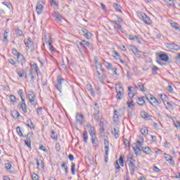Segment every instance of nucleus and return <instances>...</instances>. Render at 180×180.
Instances as JSON below:
<instances>
[{
	"instance_id": "51",
	"label": "nucleus",
	"mask_w": 180,
	"mask_h": 180,
	"mask_svg": "<svg viewBox=\"0 0 180 180\" xmlns=\"http://www.w3.org/2000/svg\"><path fill=\"white\" fill-rule=\"evenodd\" d=\"M16 34H17V36H19V37H20L23 36V32H22L21 30L18 29L16 30Z\"/></svg>"
},
{
	"instance_id": "52",
	"label": "nucleus",
	"mask_w": 180,
	"mask_h": 180,
	"mask_svg": "<svg viewBox=\"0 0 180 180\" xmlns=\"http://www.w3.org/2000/svg\"><path fill=\"white\" fill-rule=\"evenodd\" d=\"M171 26H172L174 27V29H175V30H179V27H178V23H176V22H172Z\"/></svg>"
},
{
	"instance_id": "46",
	"label": "nucleus",
	"mask_w": 180,
	"mask_h": 180,
	"mask_svg": "<svg viewBox=\"0 0 180 180\" xmlns=\"http://www.w3.org/2000/svg\"><path fill=\"white\" fill-rule=\"evenodd\" d=\"M119 162H120L121 167H124V160H123V156L120 157Z\"/></svg>"
},
{
	"instance_id": "12",
	"label": "nucleus",
	"mask_w": 180,
	"mask_h": 180,
	"mask_svg": "<svg viewBox=\"0 0 180 180\" xmlns=\"http://www.w3.org/2000/svg\"><path fill=\"white\" fill-rule=\"evenodd\" d=\"M84 123V115L82 114H77L76 115V124H80V126H82Z\"/></svg>"
},
{
	"instance_id": "33",
	"label": "nucleus",
	"mask_w": 180,
	"mask_h": 180,
	"mask_svg": "<svg viewBox=\"0 0 180 180\" xmlns=\"http://www.w3.org/2000/svg\"><path fill=\"white\" fill-rule=\"evenodd\" d=\"M133 86L128 87V96L131 99H133V98L134 97V94L131 93V89H133Z\"/></svg>"
},
{
	"instance_id": "50",
	"label": "nucleus",
	"mask_w": 180,
	"mask_h": 180,
	"mask_svg": "<svg viewBox=\"0 0 180 180\" xmlns=\"http://www.w3.org/2000/svg\"><path fill=\"white\" fill-rule=\"evenodd\" d=\"M25 143L26 144V146L30 148V147H32V143L30 142V139H27L25 141Z\"/></svg>"
},
{
	"instance_id": "18",
	"label": "nucleus",
	"mask_w": 180,
	"mask_h": 180,
	"mask_svg": "<svg viewBox=\"0 0 180 180\" xmlns=\"http://www.w3.org/2000/svg\"><path fill=\"white\" fill-rule=\"evenodd\" d=\"M131 50L134 53V56H136V57H137V58H140V57H141L140 56V53H141V51H139L137 47H136L134 46H131Z\"/></svg>"
},
{
	"instance_id": "19",
	"label": "nucleus",
	"mask_w": 180,
	"mask_h": 180,
	"mask_svg": "<svg viewBox=\"0 0 180 180\" xmlns=\"http://www.w3.org/2000/svg\"><path fill=\"white\" fill-rule=\"evenodd\" d=\"M35 160L37 161V169H43L44 168V163H43L41 158H37Z\"/></svg>"
},
{
	"instance_id": "59",
	"label": "nucleus",
	"mask_w": 180,
	"mask_h": 180,
	"mask_svg": "<svg viewBox=\"0 0 180 180\" xmlns=\"http://www.w3.org/2000/svg\"><path fill=\"white\" fill-rule=\"evenodd\" d=\"M8 63L11 64V65H16V62L13 58L8 59Z\"/></svg>"
},
{
	"instance_id": "32",
	"label": "nucleus",
	"mask_w": 180,
	"mask_h": 180,
	"mask_svg": "<svg viewBox=\"0 0 180 180\" xmlns=\"http://www.w3.org/2000/svg\"><path fill=\"white\" fill-rule=\"evenodd\" d=\"M16 72L18 75V77H20V78H23V77L25 76V70L19 69L16 70Z\"/></svg>"
},
{
	"instance_id": "14",
	"label": "nucleus",
	"mask_w": 180,
	"mask_h": 180,
	"mask_svg": "<svg viewBox=\"0 0 180 180\" xmlns=\"http://www.w3.org/2000/svg\"><path fill=\"white\" fill-rule=\"evenodd\" d=\"M28 98L30 103H32V105H35L36 102H34V101L36 100V95H34V93H33L32 91H28Z\"/></svg>"
},
{
	"instance_id": "60",
	"label": "nucleus",
	"mask_w": 180,
	"mask_h": 180,
	"mask_svg": "<svg viewBox=\"0 0 180 180\" xmlns=\"http://www.w3.org/2000/svg\"><path fill=\"white\" fill-rule=\"evenodd\" d=\"M32 180H39V175L34 173L32 175Z\"/></svg>"
},
{
	"instance_id": "35",
	"label": "nucleus",
	"mask_w": 180,
	"mask_h": 180,
	"mask_svg": "<svg viewBox=\"0 0 180 180\" xmlns=\"http://www.w3.org/2000/svg\"><path fill=\"white\" fill-rule=\"evenodd\" d=\"M103 64H104L105 68H107V70H113L114 68L112 67V64H110V63H109L108 62H104Z\"/></svg>"
},
{
	"instance_id": "7",
	"label": "nucleus",
	"mask_w": 180,
	"mask_h": 180,
	"mask_svg": "<svg viewBox=\"0 0 180 180\" xmlns=\"http://www.w3.org/2000/svg\"><path fill=\"white\" fill-rule=\"evenodd\" d=\"M95 106L94 112V119L96 122H101V111L99 110V107H96L98 106V103H95Z\"/></svg>"
},
{
	"instance_id": "40",
	"label": "nucleus",
	"mask_w": 180,
	"mask_h": 180,
	"mask_svg": "<svg viewBox=\"0 0 180 180\" xmlns=\"http://www.w3.org/2000/svg\"><path fill=\"white\" fill-rule=\"evenodd\" d=\"M83 139H84V143L88 142V132H86V131H84L83 132Z\"/></svg>"
},
{
	"instance_id": "36",
	"label": "nucleus",
	"mask_w": 180,
	"mask_h": 180,
	"mask_svg": "<svg viewBox=\"0 0 180 180\" xmlns=\"http://www.w3.org/2000/svg\"><path fill=\"white\" fill-rule=\"evenodd\" d=\"M51 139L53 140H55V141H57V140H58V137L57 136V134L56 133V131H54V130L51 131Z\"/></svg>"
},
{
	"instance_id": "43",
	"label": "nucleus",
	"mask_w": 180,
	"mask_h": 180,
	"mask_svg": "<svg viewBox=\"0 0 180 180\" xmlns=\"http://www.w3.org/2000/svg\"><path fill=\"white\" fill-rule=\"evenodd\" d=\"M167 91H168L169 94H175V91H174V89L172 88V86H168L167 87Z\"/></svg>"
},
{
	"instance_id": "26",
	"label": "nucleus",
	"mask_w": 180,
	"mask_h": 180,
	"mask_svg": "<svg viewBox=\"0 0 180 180\" xmlns=\"http://www.w3.org/2000/svg\"><path fill=\"white\" fill-rule=\"evenodd\" d=\"M136 143L139 147H142L143 143H144V137H143V136H139Z\"/></svg>"
},
{
	"instance_id": "62",
	"label": "nucleus",
	"mask_w": 180,
	"mask_h": 180,
	"mask_svg": "<svg viewBox=\"0 0 180 180\" xmlns=\"http://www.w3.org/2000/svg\"><path fill=\"white\" fill-rule=\"evenodd\" d=\"M174 123V126L176 129H180V122L179 121H176Z\"/></svg>"
},
{
	"instance_id": "45",
	"label": "nucleus",
	"mask_w": 180,
	"mask_h": 180,
	"mask_svg": "<svg viewBox=\"0 0 180 180\" xmlns=\"http://www.w3.org/2000/svg\"><path fill=\"white\" fill-rule=\"evenodd\" d=\"M71 171H72V174L75 175V164L74 162H72Z\"/></svg>"
},
{
	"instance_id": "61",
	"label": "nucleus",
	"mask_w": 180,
	"mask_h": 180,
	"mask_svg": "<svg viewBox=\"0 0 180 180\" xmlns=\"http://www.w3.org/2000/svg\"><path fill=\"white\" fill-rule=\"evenodd\" d=\"M124 144L126 147H130V142L127 139L124 140Z\"/></svg>"
},
{
	"instance_id": "13",
	"label": "nucleus",
	"mask_w": 180,
	"mask_h": 180,
	"mask_svg": "<svg viewBox=\"0 0 180 180\" xmlns=\"http://www.w3.org/2000/svg\"><path fill=\"white\" fill-rule=\"evenodd\" d=\"M149 103H150V105H152L153 106H154L155 105H160V103H161V100H158L157 98L153 96L151 94H150L149 96Z\"/></svg>"
},
{
	"instance_id": "44",
	"label": "nucleus",
	"mask_w": 180,
	"mask_h": 180,
	"mask_svg": "<svg viewBox=\"0 0 180 180\" xmlns=\"http://www.w3.org/2000/svg\"><path fill=\"white\" fill-rule=\"evenodd\" d=\"M51 5L56 6V8H58V3L56 1V0H50Z\"/></svg>"
},
{
	"instance_id": "31",
	"label": "nucleus",
	"mask_w": 180,
	"mask_h": 180,
	"mask_svg": "<svg viewBox=\"0 0 180 180\" xmlns=\"http://www.w3.org/2000/svg\"><path fill=\"white\" fill-rule=\"evenodd\" d=\"M141 133L143 136H147L148 134V129L147 127H143L141 129Z\"/></svg>"
},
{
	"instance_id": "3",
	"label": "nucleus",
	"mask_w": 180,
	"mask_h": 180,
	"mask_svg": "<svg viewBox=\"0 0 180 180\" xmlns=\"http://www.w3.org/2000/svg\"><path fill=\"white\" fill-rule=\"evenodd\" d=\"M76 44L80 52L82 51V50H86V47H90L91 46L89 41H85V39L82 40V42L76 41Z\"/></svg>"
},
{
	"instance_id": "63",
	"label": "nucleus",
	"mask_w": 180,
	"mask_h": 180,
	"mask_svg": "<svg viewBox=\"0 0 180 180\" xmlns=\"http://www.w3.org/2000/svg\"><path fill=\"white\" fill-rule=\"evenodd\" d=\"M10 100H11V102H15L16 101V97L14 95H11Z\"/></svg>"
},
{
	"instance_id": "48",
	"label": "nucleus",
	"mask_w": 180,
	"mask_h": 180,
	"mask_svg": "<svg viewBox=\"0 0 180 180\" xmlns=\"http://www.w3.org/2000/svg\"><path fill=\"white\" fill-rule=\"evenodd\" d=\"M48 46L50 51H51V53H56V49L54 48V46H53L52 44H51L50 45H48Z\"/></svg>"
},
{
	"instance_id": "29",
	"label": "nucleus",
	"mask_w": 180,
	"mask_h": 180,
	"mask_svg": "<svg viewBox=\"0 0 180 180\" xmlns=\"http://www.w3.org/2000/svg\"><path fill=\"white\" fill-rule=\"evenodd\" d=\"M113 120L114 122H119V111L117 110H114Z\"/></svg>"
},
{
	"instance_id": "41",
	"label": "nucleus",
	"mask_w": 180,
	"mask_h": 180,
	"mask_svg": "<svg viewBox=\"0 0 180 180\" xmlns=\"http://www.w3.org/2000/svg\"><path fill=\"white\" fill-rule=\"evenodd\" d=\"M88 89H89V92H90V94H91V95H92V96H95V91L92 89V85L89 84Z\"/></svg>"
},
{
	"instance_id": "47",
	"label": "nucleus",
	"mask_w": 180,
	"mask_h": 180,
	"mask_svg": "<svg viewBox=\"0 0 180 180\" xmlns=\"http://www.w3.org/2000/svg\"><path fill=\"white\" fill-rule=\"evenodd\" d=\"M12 54H13V56H16L18 57V56H19V54H20V53H19L18 51V49H12Z\"/></svg>"
},
{
	"instance_id": "5",
	"label": "nucleus",
	"mask_w": 180,
	"mask_h": 180,
	"mask_svg": "<svg viewBox=\"0 0 180 180\" xmlns=\"http://www.w3.org/2000/svg\"><path fill=\"white\" fill-rule=\"evenodd\" d=\"M44 5H46V0H39L36 6V11L37 15H41L43 13V9H44Z\"/></svg>"
},
{
	"instance_id": "8",
	"label": "nucleus",
	"mask_w": 180,
	"mask_h": 180,
	"mask_svg": "<svg viewBox=\"0 0 180 180\" xmlns=\"http://www.w3.org/2000/svg\"><path fill=\"white\" fill-rule=\"evenodd\" d=\"M104 148H105V162H108V158H109V141L104 140Z\"/></svg>"
},
{
	"instance_id": "6",
	"label": "nucleus",
	"mask_w": 180,
	"mask_h": 180,
	"mask_svg": "<svg viewBox=\"0 0 180 180\" xmlns=\"http://www.w3.org/2000/svg\"><path fill=\"white\" fill-rule=\"evenodd\" d=\"M63 82H64V78H63L61 76H58L57 84H56L55 86L60 94H61V91L63 90Z\"/></svg>"
},
{
	"instance_id": "28",
	"label": "nucleus",
	"mask_w": 180,
	"mask_h": 180,
	"mask_svg": "<svg viewBox=\"0 0 180 180\" xmlns=\"http://www.w3.org/2000/svg\"><path fill=\"white\" fill-rule=\"evenodd\" d=\"M138 87L141 92H146V91H147V88H146L141 82L138 83Z\"/></svg>"
},
{
	"instance_id": "34",
	"label": "nucleus",
	"mask_w": 180,
	"mask_h": 180,
	"mask_svg": "<svg viewBox=\"0 0 180 180\" xmlns=\"http://www.w3.org/2000/svg\"><path fill=\"white\" fill-rule=\"evenodd\" d=\"M32 67H33L37 75H39V72H40V69L39 68L37 63H33Z\"/></svg>"
},
{
	"instance_id": "38",
	"label": "nucleus",
	"mask_w": 180,
	"mask_h": 180,
	"mask_svg": "<svg viewBox=\"0 0 180 180\" xmlns=\"http://www.w3.org/2000/svg\"><path fill=\"white\" fill-rule=\"evenodd\" d=\"M27 127H30L31 129H34V125L33 124V122H32V120L28 119L27 120Z\"/></svg>"
},
{
	"instance_id": "56",
	"label": "nucleus",
	"mask_w": 180,
	"mask_h": 180,
	"mask_svg": "<svg viewBox=\"0 0 180 180\" xmlns=\"http://www.w3.org/2000/svg\"><path fill=\"white\" fill-rule=\"evenodd\" d=\"M37 114L39 115H43V108H39L37 109Z\"/></svg>"
},
{
	"instance_id": "27",
	"label": "nucleus",
	"mask_w": 180,
	"mask_h": 180,
	"mask_svg": "<svg viewBox=\"0 0 180 180\" xmlns=\"http://www.w3.org/2000/svg\"><path fill=\"white\" fill-rule=\"evenodd\" d=\"M112 6H113V8H115V9L117 11V12H120V13H122V6L121 5L114 3V4H112Z\"/></svg>"
},
{
	"instance_id": "17",
	"label": "nucleus",
	"mask_w": 180,
	"mask_h": 180,
	"mask_svg": "<svg viewBox=\"0 0 180 180\" xmlns=\"http://www.w3.org/2000/svg\"><path fill=\"white\" fill-rule=\"evenodd\" d=\"M166 46L167 47V49H169L170 50H174L176 51H178V50H179V46L175 44V43H168L166 44Z\"/></svg>"
},
{
	"instance_id": "30",
	"label": "nucleus",
	"mask_w": 180,
	"mask_h": 180,
	"mask_svg": "<svg viewBox=\"0 0 180 180\" xmlns=\"http://www.w3.org/2000/svg\"><path fill=\"white\" fill-rule=\"evenodd\" d=\"M133 150H134L135 154L137 155V154H139V152L141 151L142 149L139 147V145L135 144L133 146Z\"/></svg>"
},
{
	"instance_id": "23",
	"label": "nucleus",
	"mask_w": 180,
	"mask_h": 180,
	"mask_svg": "<svg viewBox=\"0 0 180 180\" xmlns=\"http://www.w3.org/2000/svg\"><path fill=\"white\" fill-rule=\"evenodd\" d=\"M141 148H142L141 150L145 153V154H151V153H153V151L151 150V148L150 147H144V146H141Z\"/></svg>"
},
{
	"instance_id": "64",
	"label": "nucleus",
	"mask_w": 180,
	"mask_h": 180,
	"mask_svg": "<svg viewBox=\"0 0 180 180\" xmlns=\"http://www.w3.org/2000/svg\"><path fill=\"white\" fill-rule=\"evenodd\" d=\"M60 148H61V146H60V143H57L56 144V151H60Z\"/></svg>"
},
{
	"instance_id": "9",
	"label": "nucleus",
	"mask_w": 180,
	"mask_h": 180,
	"mask_svg": "<svg viewBox=\"0 0 180 180\" xmlns=\"http://www.w3.org/2000/svg\"><path fill=\"white\" fill-rule=\"evenodd\" d=\"M52 17L58 23L63 22V15H61V14L58 11H53L52 13Z\"/></svg>"
},
{
	"instance_id": "53",
	"label": "nucleus",
	"mask_w": 180,
	"mask_h": 180,
	"mask_svg": "<svg viewBox=\"0 0 180 180\" xmlns=\"http://www.w3.org/2000/svg\"><path fill=\"white\" fill-rule=\"evenodd\" d=\"M167 162L172 165V167H174L175 165V162L174 161V159H172V158L168 161H167Z\"/></svg>"
},
{
	"instance_id": "2",
	"label": "nucleus",
	"mask_w": 180,
	"mask_h": 180,
	"mask_svg": "<svg viewBox=\"0 0 180 180\" xmlns=\"http://www.w3.org/2000/svg\"><path fill=\"white\" fill-rule=\"evenodd\" d=\"M18 94L20 95L21 99L20 108L24 113H27V105H26V101H25V98H23V89L18 90Z\"/></svg>"
},
{
	"instance_id": "20",
	"label": "nucleus",
	"mask_w": 180,
	"mask_h": 180,
	"mask_svg": "<svg viewBox=\"0 0 180 180\" xmlns=\"http://www.w3.org/2000/svg\"><path fill=\"white\" fill-rule=\"evenodd\" d=\"M45 43L48 44V46H50L53 43V39H51V36H50V34H49L45 35Z\"/></svg>"
},
{
	"instance_id": "1",
	"label": "nucleus",
	"mask_w": 180,
	"mask_h": 180,
	"mask_svg": "<svg viewBox=\"0 0 180 180\" xmlns=\"http://www.w3.org/2000/svg\"><path fill=\"white\" fill-rule=\"evenodd\" d=\"M127 161L128 162V167L129 168L131 175H134L136 168L139 167V164H140V162L134 160L131 156H128Z\"/></svg>"
},
{
	"instance_id": "49",
	"label": "nucleus",
	"mask_w": 180,
	"mask_h": 180,
	"mask_svg": "<svg viewBox=\"0 0 180 180\" xmlns=\"http://www.w3.org/2000/svg\"><path fill=\"white\" fill-rule=\"evenodd\" d=\"M97 141H98V139L96 138V136H91L92 144H96Z\"/></svg>"
},
{
	"instance_id": "24",
	"label": "nucleus",
	"mask_w": 180,
	"mask_h": 180,
	"mask_svg": "<svg viewBox=\"0 0 180 180\" xmlns=\"http://www.w3.org/2000/svg\"><path fill=\"white\" fill-rule=\"evenodd\" d=\"M111 133L115 136V139H119V128H113Z\"/></svg>"
},
{
	"instance_id": "22",
	"label": "nucleus",
	"mask_w": 180,
	"mask_h": 180,
	"mask_svg": "<svg viewBox=\"0 0 180 180\" xmlns=\"http://www.w3.org/2000/svg\"><path fill=\"white\" fill-rule=\"evenodd\" d=\"M159 58L160 60H161L162 61H168L169 60V58L168 57V55L165 54V53H160L159 55Z\"/></svg>"
},
{
	"instance_id": "54",
	"label": "nucleus",
	"mask_w": 180,
	"mask_h": 180,
	"mask_svg": "<svg viewBox=\"0 0 180 180\" xmlns=\"http://www.w3.org/2000/svg\"><path fill=\"white\" fill-rule=\"evenodd\" d=\"M91 37L92 34L89 31H87V33L84 34V37H86V39H91Z\"/></svg>"
},
{
	"instance_id": "15",
	"label": "nucleus",
	"mask_w": 180,
	"mask_h": 180,
	"mask_svg": "<svg viewBox=\"0 0 180 180\" xmlns=\"http://www.w3.org/2000/svg\"><path fill=\"white\" fill-rule=\"evenodd\" d=\"M17 61L18 64H21L22 66H23L24 64H26V58L22 53L18 54L17 56Z\"/></svg>"
},
{
	"instance_id": "57",
	"label": "nucleus",
	"mask_w": 180,
	"mask_h": 180,
	"mask_svg": "<svg viewBox=\"0 0 180 180\" xmlns=\"http://www.w3.org/2000/svg\"><path fill=\"white\" fill-rule=\"evenodd\" d=\"M172 158V156H171L167 153H165V159L166 161H168L169 160H170Z\"/></svg>"
},
{
	"instance_id": "10",
	"label": "nucleus",
	"mask_w": 180,
	"mask_h": 180,
	"mask_svg": "<svg viewBox=\"0 0 180 180\" xmlns=\"http://www.w3.org/2000/svg\"><path fill=\"white\" fill-rule=\"evenodd\" d=\"M146 101H150L148 96H146L142 97H138L136 102L139 106H144V105H146Z\"/></svg>"
},
{
	"instance_id": "11",
	"label": "nucleus",
	"mask_w": 180,
	"mask_h": 180,
	"mask_svg": "<svg viewBox=\"0 0 180 180\" xmlns=\"http://www.w3.org/2000/svg\"><path fill=\"white\" fill-rule=\"evenodd\" d=\"M118 88L120 89V90H118L117 89H116V98L117 101H122V98H123V95H124V94L123 93V87L122 86H119Z\"/></svg>"
},
{
	"instance_id": "58",
	"label": "nucleus",
	"mask_w": 180,
	"mask_h": 180,
	"mask_svg": "<svg viewBox=\"0 0 180 180\" xmlns=\"http://www.w3.org/2000/svg\"><path fill=\"white\" fill-rule=\"evenodd\" d=\"M127 105L128 108H133V106H134V104H133V101H127Z\"/></svg>"
},
{
	"instance_id": "4",
	"label": "nucleus",
	"mask_w": 180,
	"mask_h": 180,
	"mask_svg": "<svg viewBox=\"0 0 180 180\" xmlns=\"http://www.w3.org/2000/svg\"><path fill=\"white\" fill-rule=\"evenodd\" d=\"M138 16L146 25H151V19L143 12L139 13Z\"/></svg>"
},
{
	"instance_id": "55",
	"label": "nucleus",
	"mask_w": 180,
	"mask_h": 180,
	"mask_svg": "<svg viewBox=\"0 0 180 180\" xmlns=\"http://www.w3.org/2000/svg\"><path fill=\"white\" fill-rule=\"evenodd\" d=\"M5 168L8 170L11 169V168H12V164H11L10 162L6 163Z\"/></svg>"
},
{
	"instance_id": "42",
	"label": "nucleus",
	"mask_w": 180,
	"mask_h": 180,
	"mask_svg": "<svg viewBox=\"0 0 180 180\" xmlns=\"http://www.w3.org/2000/svg\"><path fill=\"white\" fill-rule=\"evenodd\" d=\"M16 131H17L18 134L20 135L21 137H25V136H23V134L22 133V130L20 129V127H17Z\"/></svg>"
},
{
	"instance_id": "39",
	"label": "nucleus",
	"mask_w": 180,
	"mask_h": 180,
	"mask_svg": "<svg viewBox=\"0 0 180 180\" xmlns=\"http://www.w3.org/2000/svg\"><path fill=\"white\" fill-rule=\"evenodd\" d=\"M8 30H6L5 32H4V39H3V42L4 43H8Z\"/></svg>"
},
{
	"instance_id": "25",
	"label": "nucleus",
	"mask_w": 180,
	"mask_h": 180,
	"mask_svg": "<svg viewBox=\"0 0 180 180\" xmlns=\"http://www.w3.org/2000/svg\"><path fill=\"white\" fill-rule=\"evenodd\" d=\"M112 23L115 30H122V25H119L117 21H112Z\"/></svg>"
},
{
	"instance_id": "37",
	"label": "nucleus",
	"mask_w": 180,
	"mask_h": 180,
	"mask_svg": "<svg viewBox=\"0 0 180 180\" xmlns=\"http://www.w3.org/2000/svg\"><path fill=\"white\" fill-rule=\"evenodd\" d=\"M11 115H12L13 119H19V117L20 116V114L18 111H13L11 113Z\"/></svg>"
},
{
	"instance_id": "21",
	"label": "nucleus",
	"mask_w": 180,
	"mask_h": 180,
	"mask_svg": "<svg viewBox=\"0 0 180 180\" xmlns=\"http://www.w3.org/2000/svg\"><path fill=\"white\" fill-rule=\"evenodd\" d=\"M25 44L27 49H32V47H33V46L34 45L30 37H28V39H27V42H25Z\"/></svg>"
},
{
	"instance_id": "16",
	"label": "nucleus",
	"mask_w": 180,
	"mask_h": 180,
	"mask_svg": "<svg viewBox=\"0 0 180 180\" xmlns=\"http://www.w3.org/2000/svg\"><path fill=\"white\" fill-rule=\"evenodd\" d=\"M87 128L89 129V133L91 137L96 136V131H95V127L91 126V124H87Z\"/></svg>"
}]
</instances>
